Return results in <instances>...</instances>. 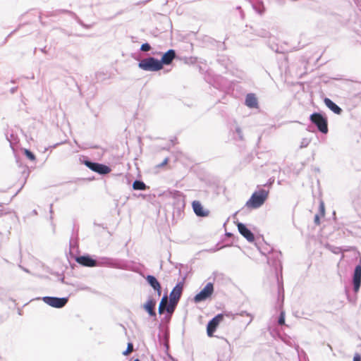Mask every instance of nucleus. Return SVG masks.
Instances as JSON below:
<instances>
[{
	"mask_svg": "<svg viewBox=\"0 0 361 361\" xmlns=\"http://www.w3.org/2000/svg\"><path fill=\"white\" fill-rule=\"evenodd\" d=\"M269 192L264 189H260L252 193L250 198L246 202L245 206L249 209L260 207L267 200Z\"/></svg>",
	"mask_w": 361,
	"mask_h": 361,
	"instance_id": "1",
	"label": "nucleus"
},
{
	"mask_svg": "<svg viewBox=\"0 0 361 361\" xmlns=\"http://www.w3.org/2000/svg\"><path fill=\"white\" fill-rule=\"evenodd\" d=\"M310 121L318 128V130L326 134L329 131L327 118L319 113H314L310 116Z\"/></svg>",
	"mask_w": 361,
	"mask_h": 361,
	"instance_id": "2",
	"label": "nucleus"
},
{
	"mask_svg": "<svg viewBox=\"0 0 361 361\" xmlns=\"http://www.w3.org/2000/svg\"><path fill=\"white\" fill-rule=\"evenodd\" d=\"M139 67L145 71H157L162 69L161 63L153 57L142 60L139 63Z\"/></svg>",
	"mask_w": 361,
	"mask_h": 361,
	"instance_id": "3",
	"label": "nucleus"
},
{
	"mask_svg": "<svg viewBox=\"0 0 361 361\" xmlns=\"http://www.w3.org/2000/svg\"><path fill=\"white\" fill-rule=\"evenodd\" d=\"M214 293V286L212 283H208L204 288L197 293L195 298L194 301L195 302H200L210 298Z\"/></svg>",
	"mask_w": 361,
	"mask_h": 361,
	"instance_id": "4",
	"label": "nucleus"
},
{
	"mask_svg": "<svg viewBox=\"0 0 361 361\" xmlns=\"http://www.w3.org/2000/svg\"><path fill=\"white\" fill-rule=\"evenodd\" d=\"M84 164L92 171L97 172L99 174H107L110 173L111 169L104 164L92 162L90 161H85Z\"/></svg>",
	"mask_w": 361,
	"mask_h": 361,
	"instance_id": "5",
	"label": "nucleus"
},
{
	"mask_svg": "<svg viewBox=\"0 0 361 361\" xmlns=\"http://www.w3.org/2000/svg\"><path fill=\"white\" fill-rule=\"evenodd\" d=\"M224 319V314H219L210 320L207 326V334L209 337L214 336V333L216 331L219 324Z\"/></svg>",
	"mask_w": 361,
	"mask_h": 361,
	"instance_id": "6",
	"label": "nucleus"
},
{
	"mask_svg": "<svg viewBox=\"0 0 361 361\" xmlns=\"http://www.w3.org/2000/svg\"><path fill=\"white\" fill-rule=\"evenodd\" d=\"M43 301L53 307L61 308L66 305L68 299L66 298L44 297Z\"/></svg>",
	"mask_w": 361,
	"mask_h": 361,
	"instance_id": "7",
	"label": "nucleus"
},
{
	"mask_svg": "<svg viewBox=\"0 0 361 361\" xmlns=\"http://www.w3.org/2000/svg\"><path fill=\"white\" fill-rule=\"evenodd\" d=\"M184 282L181 281L176 284L170 293L171 303L177 304L181 297L183 290Z\"/></svg>",
	"mask_w": 361,
	"mask_h": 361,
	"instance_id": "8",
	"label": "nucleus"
},
{
	"mask_svg": "<svg viewBox=\"0 0 361 361\" xmlns=\"http://www.w3.org/2000/svg\"><path fill=\"white\" fill-rule=\"evenodd\" d=\"M192 207L195 214L197 216L206 217L208 216L209 214V211L208 209H204L202 205L201 202L197 200H195L192 202Z\"/></svg>",
	"mask_w": 361,
	"mask_h": 361,
	"instance_id": "9",
	"label": "nucleus"
},
{
	"mask_svg": "<svg viewBox=\"0 0 361 361\" xmlns=\"http://www.w3.org/2000/svg\"><path fill=\"white\" fill-rule=\"evenodd\" d=\"M238 229L240 233L247 239V241L252 243L255 240L254 234L242 223L238 224Z\"/></svg>",
	"mask_w": 361,
	"mask_h": 361,
	"instance_id": "10",
	"label": "nucleus"
},
{
	"mask_svg": "<svg viewBox=\"0 0 361 361\" xmlns=\"http://www.w3.org/2000/svg\"><path fill=\"white\" fill-rule=\"evenodd\" d=\"M353 282L354 290L357 292L361 285V264H358L355 269Z\"/></svg>",
	"mask_w": 361,
	"mask_h": 361,
	"instance_id": "11",
	"label": "nucleus"
},
{
	"mask_svg": "<svg viewBox=\"0 0 361 361\" xmlns=\"http://www.w3.org/2000/svg\"><path fill=\"white\" fill-rule=\"evenodd\" d=\"M75 260L78 264L84 267H92L97 264L96 260L92 259L90 256L78 257Z\"/></svg>",
	"mask_w": 361,
	"mask_h": 361,
	"instance_id": "12",
	"label": "nucleus"
},
{
	"mask_svg": "<svg viewBox=\"0 0 361 361\" xmlns=\"http://www.w3.org/2000/svg\"><path fill=\"white\" fill-rule=\"evenodd\" d=\"M176 58V52L173 49H169L161 57L159 61L163 65H169L172 63L173 60Z\"/></svg>",
	"mask_w": 361,
	"mask_h": 361,
	"instance_id": "13",
	"label": "nucleus"
},
{
	"mask_svg": "<svg viewBox=\"0 0 361 361\" xmlns=\"http://www.w3.org/2000/svg\"><path fill=\"white\" fill-rule=\"evenodd\" d=\"M146 280L149 284L154 289V290L157 291L158 295H161V287L157 279L154 276L148 275L146 277Z\"/></svg>",
	"mask_w": 361,
	"mask_h": 361,
	"instance_id": "14",
	"label": "nucleus"
},
{
	"mask_svg": "<svg viewBox=\"0 0 361 361\" xmlns=\"http://www.w3.org/2000/svg\"><path fill=\"white\" fill-rule=\"evenodd\" d=\"M245 105L249 108H258V101L255 94H247L245 98Z\"/></svg>",
	"mask_w": 361,
	"mask_h": 361,
	"instance_id": "15",
	"label": "nucleus"
},
{
	"mask_svg": "<svg viewBox=\"0 0 361 361\" xmlns=\"http://www.w3.org/2000/svg\"><path fill=\"white\" fill-rule=\"evenodd\" d=\"M156 306V301L153 298H149L147 302L144 305V309L149 313L152 317L156 315L154 308Z\"/></svg>",
	"mask_w": 361,
	"mask_h": 361,
	"instance_id": "16",
	"label": "nucleus"
},
{
	"mask_svg": "<svg viewBox=\"0 0 361 361\" xmlns=\"http://www.w3.org/2000/svg\"><path fill=\"white\" fill-rule=\"evenodd\" d=\"M324 104L329 109H330L335 114H338V115L341 114L342 109L338 105H336L334 102H333L330 99L325 98Z\"/></svg>",
	"mask_w": 361,
	"mask_h": 361,
	"instance_id": "17",
	"label": "nucleus"
},
{
	"mask_svg": "<svg viewBox=\"0 0 361 361\" xmlns=\"http://www.w3.org/2000/svg\"><path fill=\"white\" fill-rule=\"evenodd\" d=\"M167 303H168V298L166 295H165L161 298V302L159 305V313L160 314H163L164 310H166Z\"/></svg>",
	"mask_w": 361,
	"mask_h": 361,
	"instance_id": "18",
	"label": "nucleus"
},
{
	"mask_svg": "<svg viewBox=\"0 0 361 361\" xmlns=\"http://www.w3.org/2000/svg\"><path fill=\"white\" fill-rule=\"evenodd\" d=\"M133 188L134 190H144L146 189V185L142 181L135 180L133 183Z\"/></svg>",
	"mask_w": 361,
	"mask_h": 361,
	"instance_id": "19",
	"label": "nucleus"
},
{
	"mask_svg": "<svg viewBox=\"0 0 361 361\" xmlns=\"http://www.w3.org/2000/svg\"><path fill=\"white\" fill-rule=\"evenodd\" d=\"M23 152H24V154L26 156V157L28 159H30L31 161H35V159H36L35 155L32 152H30L29 149H24Z\"/></svg>",
	"mask_w": 361,
	"mask_h": 361,
	"instance_id": "20",
	"label": "nucleus"
},
{
	"mask_svg": "<svg viewBox=\"0 0 361 361\" xmlns=\"http://www.w3.org/2000/svg\"><path fill=\"white\" fill-rule=\"evenodd\" d=\"M133 351V345L132 343H128L126 350L123 353L124 355H128Z\"/></svg>",
	"mask_w": 361,
	"mask_h": 361,
	"instance_id": "21",
	"label": "nucleus"
},
{
	"mask_svg": "<svg viewBox=\"0 0 361 361\" xmlns=\"http://www.w3.org/2000/svg\"><path fill=\"white\" fill-rule=\"evenodd\" d=\"M176 304L171 303L166 307V311L169 313H172L174 311V308Z\"/></svg>",
	"mask_w": 361,
	"mask_h": 361,
	"instance_id": "22",
	"label": "nucleus"
},
{
	"mask_svg": "<svg viewBox=\"0 0 361 361\" xmlns=\"http://www.w3.org/2000/svg\"><path fill=\"white\" fill-rule=\"evenodd\" d=\"M150 49H151V47L148 43H145V44H142L141 48H140V49L142 51H148L150 50Z\"/></svg>",
	"mask_w": 361,
	"mask_h": 361,
	"instance_id": "23",
	"label": "nucleus"
},
{
	"mask_svg": "<svg viewBox=\"0 0 361 361\" xmlns=\"http://www.w3.org/2000/svg\"><path fill=\"white\" fill-rule=\"evenodd\" d=\"M169 161V159L168 157H166L164 159V160L161 164L157 165V167L158 168L164 167V166H166L168 164Z\"/></svg>",
	"mask_w": 361,
	"mask_h": 361,
	"instance_id": "24",
	"label": "nucleus"
},
{
	"mask_svg": "<svg viewBox=\"0 0 361 361\" xmlns=\"http://www.w3.org/2000/svg\"><path fill=\"white\" fill-rule=\"evenodd\" d=\"M285 323V317H284V314L283 312H281L280 317H279V324L280 325H283Z\"/></svg>",
	"mask_w": 361,
	"mask_h": 361,
	"instance_id": "25",
	"label": "nucleus"
},
{
	"mask_svg": "<svg viewBox=\"0 0 361 361\" xmlns=\"http://www.w3.org/2000/svg\"><path fill=\"white\" fill-rule=\"evenodd\" d=\"M314 221L317 225L320 224V216L319 214H316L314 218Z\"/></svg>",
	"mask_w": 361,
	"mask_h": 361,
	"instance_id": "26",
	"label": "nucleus"
},
{
	"mask_svg": "<svg viewBox=\"0 0 361 361\" xmlns=\"http://www.w3.org/2000/svg\"><path fill=\"white\" fill-rule=\"evenodd\" d=\"M361 360V356L360 354L356 353L355 354L353 357V361H360Z\"/></svg>",
	"mask_w": 361,
	"mask_h": 361,
	"instance_id": "27",
	"label": "nucleus"
},
{
	"mask_svg": "<svg viewBox=\"0 0 361 361\" xmlns=\"http://www.w3.org/2000/svg\"><path fill=\"white\" fill-rule=\"evenodd\" d=\"M322 216L324 215V208L323 204L321 205Z\"/></svg>",
	"mask_w": 361,
	"mask_h": 361,
	"instance_id": "28",
	"label": "nucleus"
}]
</instances>
